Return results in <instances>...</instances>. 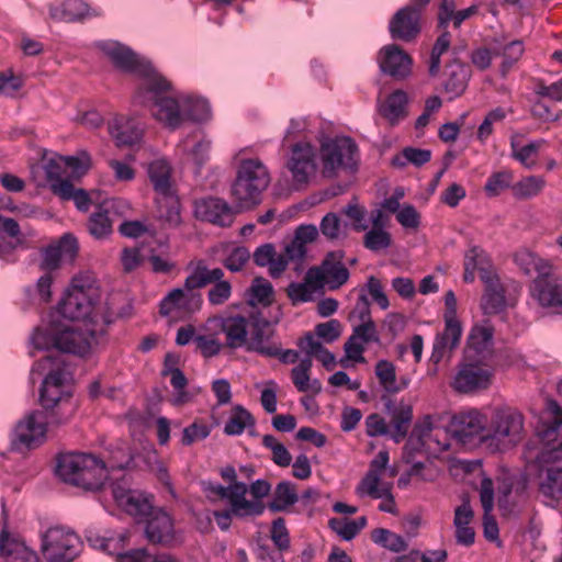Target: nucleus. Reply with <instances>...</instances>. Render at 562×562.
Masks as SVG:
<instances>
[{
    "label": "nucleus",
    "mask_w": 562,
    "mask_h": 562,
    "mask_svg": "<svg viewBox=\"0 0 562 562\" xmlns=\"http://www.w3.org/2000/svg\"><path fill=\"white\" fill-rule=\"evenodd\" d=\"M543 143V140H537L525 146H519L515 137H512V157L518 160L526 168H531L537 162L538 151Z\"/></svg>",
    "instance_id": "49530a36"
},
{
    "label": "nucleus",
    "mask_w": 562,
    "mask_h": 562,
    "mask_svg": "<svg viewBox=\"0 0 562 562\" xmlns=\"http://www.w3.org/2000/svg\"><path fill=\"white\" fill-rule=\"evenodd\" d=\"M531 291L540 305L547 307L562 306L561 278L539 277L533 281Z\"/></svg>",
    "instance_id": "393cba45"
},
{
    "label": "nucleus",
    "mask_w": 562,
    "mask_h": 562,
    "mask_svg": "<svg viewBox=\"0 0 562 562\" xmlns=\"http://www.w3.org/2000/svg\"><path fill=\"white\" fill-rule=\"evenodd\" d=\"M480 279L484 283L481 308L485 315H496L506 307L505 290L496 272L488 267H480Z\"/></svg>",
    "instance_id": "dca6fc26"
},
{
    "label": "nucleus",
    "mask_w": 562,
    "mask_h": 562,
    "mask_svg": "<svg viewBox=\"0 0 562 562\" xmlns=\"http://www.w3.org/2000/svg\"><path fill=\"white\" fill-rule=\"evenodd\" d=\"M80 550V538L69 529L52 527L42 537V552L48 562H71Z\"/></svg>",
    "instance_id": "1a4fd4ad"
},
{
    "label": "nucleus",
    "mask_w": 562,
    "mask_h": 562,
    "mask_svg": "<svg viewBox=\"0 0 562 562\" xmlns=\"http://www.w3.org/2000/svg\"><path fill=\"white\" fill-rule=\"evenodd\" d=\"M342 258L344 252L338 250L327 254L322 261L326 284L330 290L339 289L349 279V271L341 262Z\"/></svg>",
    "instance_id": "7c9ffc66"
},
{
    "label": "nucleus",
    "mask_w": 562,
    "mask_h": 562,
    "mask_svg": "<svg viewBox=\"0 0 562 562\" xmlns=\"http://www.w3.org/2000/svg\"><path fill=\"white\" fill-rule=\"evenodd\" d=\"M297 501L296 485L290 481H282L277 484L268 507L274 513L284 512Z\"/></svg>",
    "instance_id": "4c0bfd02"
},
{
    "label": "nucleus",
    "mask_w": 562,
    "mask_h": 562,
    "mask_svg": "<svg viewBox=\"0 0 562 562\" xmlns=\"http://www.w3.org/2000/svg\"><path fill=\"white\" fill-rule=\"evenodd\" d=\"M492 370L481 362H464L460 366L452 386L460 393L486 390L492 383Z\"/></svg>",
    "instance_id": "4468645a"
},
{
    "label": "nucleus",
    "mask_w": 562,
    "mask_h": 562,
    "mask_svg": "<svg viewBox=\"0 0 562 562\" xmlns=\"http://www.w3.org/2000/svg\"><path fill=\"white\" fill-rule=\"evenodd\" d=\"M480 501L484 510L483 526L484 535L488 540H495L498 537V526L492 515L494 508V485L490 477H483L480 486Z\"/></svg>",
    "instance_id": "c756f323"
},
{
    "label": "nucleus",
    "mask_w": 562,
    "mask_h": 562,
    "mask_svg": "<svg viewBox=\"0 0 562 562\" xmlns=\"http://www.w3.org/2000/svg\"><path fill=\"white\" fill-rule=\"evenodd\" d=\"M389 31L393 40L413 41L420 32V11L413 5L402 8L391 19Z\"/></svg>",
    "instance_id": "6ab92c4d"
},
{
    "label": "nucleus",
    "mask_w": 562,
    "mask_h": 562,
    "mask_svg": "<svg viewBox=\"0 0 562 562\" xmlns=\"http://www.w3.org/2000/svg\"><path fill=\"white\" fill-rule=\"evenodd\" d=\"M54 194L63 200H72L76 207L81 212H87L91 205V199L83 189H77L70 181H58L50 184Z\"/></svg>",
    "instance_id": "f704fd0d"
},
{
    "label": "nucleus",
    "mask_w": 562,
    "mask_h": 562,
    "mask_svg": "<svg viewBox=\"0 0 562 562\" xmlns=\"http://www.w3.org/2000/svg\"><path fill=\"white\" fill-rule=\"evenodd\" d=\"M8 537L2 533L0 537V555L11 558L10 562H38L37 554L29 548L13 543V548H9Z\"/></svg>",
    "instance_id": "8fccbe9b"
},
{
    "label": "nucleus",
    "mask_w": 562,
    "mask_h": 562,
    "mask_svg": "<svg viewBox=\"0 0 562 562\" xmlns=\"http://www.w3.org/2000/svg\"><path fill=\"white\" fill-rule=\"evenodd\" d=\"M524 53V44L521 41H513L506 44L503 49L494 48V55H503V74L512 67L514 63H516Z\"/></svg>",
    "instance_id": "e2e57ef3"
},
{
    "label": "nucleus",
    "mask_w": 562,
    "mask_h": 562,
    "mask_svg": "<svg viewBox=\"0 0 562 562\" xmlns=\"http://www.w3.org/2000/svg\"><path fill=\"white\" fill-rule=\"evenodd\" d=\"M389 452L380 450L378 454L371 460L369 470L356 487V493L359 496H370L371 498H387L386 503L379 506L381 512L394 513V499L391 494L392 483L384 481V477H394L396 470L389 468Z\"/></svg>",
    "instance_id": "0eeeda50"
},
{
    "label": "nucleus",
    "mask_w": 562,
    "mask_h": 562,
    "mask_svg": "<svg viewBox=\"0 0 562 562\" xmlns=\"http://www.w3.org/2000/svg\"><path fill=\"white\" fill-rule=\"evenodd\" d=\"M99 47L115 67L143 77L135 93L136 102L150 105L153 116L171 130L178 128L183 123L181 100L161 95L170 88V83L158 75L148 61L140 59L128 47L114 41L102 42Z\"/></svg>",
    "instance_id": "f257e3e1"
},
{
    "label": "nucleus",
    "mask_w": 562,
    "mask_h": 562,
    "mask_svg": "<svg viewBox=\"0 0 562 562\" xmlns=\"http://www.w3.org/2000/svg\"><path fill=\"white\" fill-rule=\"evenodd\" d=\"M262 445L270 449L272 452V461L282 468H286L292 462V456L286 447L281 443L274 436L265 435L262 437Z\"/></svg>",
    "instance_id": "13d9d810"
},
{
    "label": "nucleus",
    "mask_w": 562,
    "mask_h": 562,
    "mask_svg": "<svg viewBox=\"0 0 562 562\" xmlns=\"http://www.w3.org/2000/svg\"><path fill=\"white\" fill-rule=\"evenodd\" d=\"M244 150L236 156L235 180L231 195L237 212L252 209L261 201L262 193L270 184L271 178L267 166L257 157H243Z\"/></svg>",
    "instance_id": "7ed1b4c3"
},
{
    "label": "nucleus",
    "mask_w": 562,
    "mask_h": 562,
    "mask_svg": "<svg viewBox=\"0 0 562 562\" xmlns=\"http://www.w3.org/2000/svg\"><path fill=\"white\" fill-rule=\"evenodd\" d=\"M108 131L117 147H131L139 143L143 137V127L131 117L120 115L108 123Z\"/></svg>",
    "instance_id": "5701e85b"
},
{
    "label": "nucleus",
    "mask_w": 562,
    "mask_h": 562,
    "mask_svg": "<svg viewBox=\"0 0 562 562\" xmlns=\"http://www.w3.org/2000/svg\"><path fill=\"white\" fill-rule=\"evenodd\" d=\"M224 271L221 268L209 269L200 262L191 274L186 278L187 288L201 289L207 284H216L223 280Z\"/></svg>",
    "instance_id": "79ce46f5"
},
{
    "label": "nucleus",
    "mask_w": 562,
    "mask_h": 562,
    "mask_svg": "<svg viewBox=\"0 0 562 562\" xmlns=\"http://www.w3.org/2000/svg\"><path fill=\"white\" fill-rule=\"evenodd\" d=\"M148 176L157 194L172 192L170 167L166 160L157 159L149 164Z\"/></svg>",
    "instance_id": "a19ab883"
},
{
    "label": "nucleus",
    "mask_w": 562,
    "mask_h": 562,
    "mask_svg": "<svg viewBox=\"0 0 562 562\" xmlns=\"http://www.w3.org/2000/svg\"><path fill=\"white\" fill-rule=\"evenodd\" d=\"M536 463L539 467V491L546 497L558 498L562 493V468L550 464L551 462H540L539 454Z\"/></svg>",
    "instance_id": "cd10ccee"
},
{
    "label": "nucleus",
    "mask_w": 562,
    "mask_h": 562,
    "mask_svg": "<svg viewBox=\"0 0 562 562\" xmlns=\"http://www.w3.org/2000/svg\"><path fill=\"white\" fill-rule=\"evenodd\" d=\"M43 376L40 402L54 426L68 423L76 412V403L71 395L64 391L65 383L71 378V371L65 360L53 353L45 355L32 367L31 380Z\"/></svg>",
    "instance_id": "f03ea898"
},
{
    "label": "nucleus",
    "mask_w": 562,
    "mask_h": 562,
    "mask_svg": "<svg viewBox=\"0 0 562 562\" xmlns=\"http://www.w3.org/2000/svg\"><path fill=\"white\" fill-rule=\"evenodd\" d=\"M493 341V329L488 326H474L468 338V346L477 353L488 350Z\"/></svg>",
    "instance_id": "864d4df0"
},
{
    "label": "nucleus",
    "mask_w": 562,
    "mask_h": 562,
    "mask_svg": "<svg viewBox=\"0 0 562 562\" xmlns=\"http://www.w3.org/2000/svg\"><path fill=\"white\" fill-rule=\"evenodd\" d=\"M314 331L316 337L327 344H331L340 337L342 326L338 319H329L328 322L317 324Z\"/></svg>",
    "instance_id": "0e129e2a"
},
{
    "label": "nucleus",
    "mask_w": 562,
    "mask_h": 562,
    "mask_svg": "<svg viewBox=\"0 0 562 562\" xmlns=\"http://www.w3.org/2000/svg\"><path fill=\"white\" fill-rule=\"evenodd\" d=\"M87 227L94 238H106L112 233V221L109 217L108 210L101 206L98 207V210L90 215Z\"/></svg>",
    "instance_id": "de8ad7c7"
},
{
    "label": "nucleus",
    "mask_w": 562,
    "mask_h": 562,
    "mask_svg": "<svg viewBox=\"0 0 562 562\" xmlns=\"http://www.w3.org/2000/svg\"><path fill=\"white\" fill-rule=\"evenodd\" d=\"M249 319L244 316H227L220 319V328L225 335L226 347L238 349L248 342Z\"/></svg>",
    "instance_id": "a878e982"
},
{
    "label": "nucleus",
    "mask_w": 562,
    "mask_h": 562,
    "mask_svg": "<svg viewBox=\"0 0 562 562\" xmlns=\"http://www.w3.org/2000/svg\"><path fill=\"white\" fill-rule=\"evenodd\" d=\"M347 223H342L339 215L327 213L319 223V232L328 240H338L347 236Z\"/></svg>",
    "instance_id": "09e8293b"
},
{
    "label": "nucleus",
    "mask_w": 562,
    "mask_h": 562,
    "mask_svg": "<svg viewBox=\"0 0 562 562\" xmlns=\"http://www.w3.org/2000/svg\"><path fill=\"white\" fill-rule=\"evenodd\" d=\"M195 216L218 226H229L234 220L233 207L218 198H206L194 204Z\"/></svg>",
    "instance_id": "aec40b11"
},
{
    "label": "nucleus",
    "mask_w": 562,
    "mask_h": 562,
    "mask_svg": "<svg viewBox=\"0 0 562 562\" xmlns=\"http://www.w3.org/2000/svg\"><path fill=\"white\" fill-rule=\"evenodd\" d=\"M274 290L270 281L256 277L247 291V302L251 306H269L273 301Z\"/></svg>",
    "instance_id": "37998d69"
},
{
    "label": "nucleus",
    "mask_w": 562,
    "mask_h": 562,
    "mask_svg": "<svg viewBox=\"0 0 562 562\" xmlns=\"http://www.w3.org/2000/svg\"><path fill=\"white\" fill-rule=\"evenodd\" d=\"M94 340L95 336L91 329H83L78 325H66L55 329L53 337L54 350L49 351L48 355L53 353L66 361L61 352L83 356L90 350Z\"/></svg>",
    "instance_id": "9d476101"
},
{
    "label": "nucleus",
    "mask_w": 562,
    "mask_h": 562,
    "mask_svg": "<svg viewBox=\"0 0 562 562\" xmlns=\"http://www.w3.org/2000/svg\"><path fill=\"white\" fill-rule=\"evenodd\" d=\"M221 476L223 480L228 482L227 486L222 484H205L204 491L207 493V497L213 499V496L217 498L229 497V495L237 490V485L244 486L243 497H246L248 493V485L237 480V473L233 465H226L221 469Z\"/></svg>",
    "instance_id": "2f4dec72"
},
{
    "label": "nucleus",
    "mask_w": 562,
    "mask_h": 562,
    "mask_svg": "<svg viewBox=\"0 0 562 562\" xmlns=\"http://www.w3.org/2000/svg\"><path fill=\"white\" fill-rule=\"evenodd\" d=\"M202 296L195 288H177L171 290L160 302L159 313L162 316H170L173 313L194 314L201 308Z\"/></svg>",
    "instance_id": "2eb2a0df"
},
{
    "label": "nucleus",
    "mask_w": 562,
    "mask_h": 562,
    "mask_svg": "<svg viewBox=\"0 0 562 562\" xmlns=\"http://www.w3.org/2000/svg\"><path fill=\"white\" fill-rule=\"evenodd\" d=\"M195 348L205 358H211L220 353L222 344L214 336L198 335L194 339Z\"/></svg>",
    "instance_id": "774afa93"
},
{
    "label": "nucleus",
    "mask_w": 562,
    "mask_h": 562,
    "mask_svg": "<svg viewBox=\"0 0 562 562\" xmlns=\"http://www.w3.org/2000/svg\"><path fill=\"white\" fill-rule=\"evenodd\" d=\"M210 432L211 428L206 424L194 422L183 429L181 443L183 446H190L195 441L205 439L209 437Z\"/></svg>",
    "instance_id": "338daca9"
},
{
    "label": "nucleus",
    "mask_w": 562,
    "mask_h": 562,
    "mask_svg": "<svg viewBox=\"0 0 562 562\" xmlns=\"http://www.w3.org/2000/svg\"><path fill=\"white\" fill-rule=\"evenodd\" d=\"M363 236V246L374 252L387 249L392 245V236L385 228L367 229Z\"/></svg>",
    "instance_id": "5fc2aeb1"
},
{
    "label": "nucleus",
    "mask_w": 562,
    "mask_h": 562,
    "mask_svg": "<svg viewBox=\"0 0 562 562\" xmlns=\"http://www.w3.org/2000/svg\"><path fill=\"white\" fill-rule=\"evenodd\" d=\"M286 166L296 183H306L315 168L312 145L308 143L295 144Z\"/></svg>",
    "instance_id": "b1692460"
},
{
    "label": "nucleus",
    "mask_w": 562,
    "mask_h": 562,
    "mask_svg": "<svg viewBox=\"0 0 562 562\" xmlns=\"http://www.w3.org/2000/svg\"><path fill=\"white\" fill-rule=\"evenodd\" d=\"M145 536L155 544H171L176 541L172 517L162 508L154 509L146 518Z\"/></svg>",
    "instance_id": "a211bd4d"
},
{
    "label": "nucleus",
    "mask_w": 562,
    "mask_h": 562,
    "mask_svg": "<svg viewBox=\"0 0 562 562\" xmlns=\"http://www.w3.org/2000/svg\"><path fill=\"white\" fill-rule=\"evenodd\" d=\"M525 437V417L516 408L502 406L487 416L482 443L495 452H504L519 445Z\"/></svg>",
    "instance_id": "20e7f679"
},
{
    "label": "nucleus",
    "mask_w": 562,
    "mask_h": 562,
    "mask_svg": "<svg viewBox=\"0 0 562 562\" xmlns=\"http://www.w3.org/2000/svg\"><path fill=\"white\" fill-rule=\"evenodd\" d=\"M487 426V415L476 409L462 412L453 416L450 423V431L459 441L467 443L473 437H479L482 443V437L485 436Z\"/></svg>",
    "instance_id": "f3484780"
},
{
    "label": "nucleus",
    "mask_w": 562,
    "mask_h": 562,
    "mask_svg": "<svg viewBox=\"0 0 562 562\" xmlns=\"http://www.w3.org/2000/svg\"><path fill=\"white\" fill-rule=\"evenodd\" d=\"M323 175L334 177L341 169H353L358 161V147L350 137H336L321 146Z\"/></svg>",
    "instance_id": "6e6552de"
},
{
    "label": "nucleus",
    "mask_w": 562,
    "mask_h": 562,
    "mask_svg": "<svg viewBox=\"0 0 562 562\" xmlns=\"http://www.w3.org/2000/svg\"><path fill=\"white\" fill-rule=\"evenodd\" d=\"M244 486L237 485V490L233 492L229 497H224L228 504V508L224 510H215L213 513L214 519L221 530L226 531L232 525L233 518L247 519L262 515L265 505L258 502H248L243 497Z\"/></svg>",
    "instance_id": "9b49d317"
},
{
    "label": "nucleus",
    "mask_w": 562,
    "mask_h": 562,
    "mask_svg": "<svg viewBox=\"0 0 562 562\" xmlns=\"http://www.w3.org/2000/svg\"><path fill=\"white\" fill-rule=\"evenodd\" d=\"M341 214L349 220L350 226L356 232H366L369 228L367 222V210L364 206L359 204L356 198L341 209Z\"/></svg>",
    "instance_id": "603ef678"
},
{
    "label": "nucleus",
    "mask_w": 562,
    "mask_h": 562,
    "mask_svg": "<svg viewBox=\"0 0 562 562\" xmlns=\"http://www.w3.org/2000/svg\"><path fill=\"white\" fill-rule=\"evenodd\" d=\"M311 369L312 359H302L300 363L291 370L292 382L299 392L318 394L322 391V384L317 379H311Z\"/></svg>",
    "instance_id": "72a5a7b5"
},
{
    "label": "nucleus",
    "mask_w": 562,
    "mask_h": 562,
    "mask_svg": "<svg viewBox=\"0 0 562 562\" xmlns=\"http://www.w3.org/2000/svg\"><path fill=\"white\" fill-rule=\"evenodd\" d=\"M544 187V179L539 176L522 178L513 187L514 195L519 199H530L538 195Z\"/></svg>",
    "instance_id": "6e6d98bb"
},
{
    "label": "nucleus",
    "mask_w": 562,
    "mask_h": 562,
    "mask_svg": "<svg viewBox=\"0 0 562 562\" xmlns=\"http://www.w3.org/2000/svg\"><path fill=\"white\" fill-rule=\"evenodd\" d=\"M167 360L168 358L166 361ZM162 374L170 378L171 385L177 390V394L172 398V404L178 406L188 403L190 401V396L189 393L184 390L188 384V380L183 372L179 368H168L166 364L165 369L162 370Z\"/></svg>",
    "instance_id": "3c124183"
},
{
    "label": "nucleus",
    "mask_w": 562,
    "mask_h": 562,
    "mask_svg": "<svg viewBox=\"0 0 562 562\" xmlns=\"http://www.w3.org/2000/svg\"><path fill=\"white\" fill-rule=\"evenodd\" d=\"M181 108L183 112V122L186 120L202 122L211 116L209 102L202 98H182Z\"/></svg>",
    "instance_id": "c03bdc74"
},
{
    "label": "nucleus",
    "mask_w": 562,
    "mask_h": 562,
    "mask_svg": "<svg viewBox=\"0 0 562 562\" xmlns=\"http://www.w3.org/2000/svg\"><path fill=\"white\" fill-rule=\"evenodd\" d=\"M407 94L403 90H396L386 98L380 108V112L391 124H396L407 114Z\"/></svg>",
    "instance_id": "58836bf2"
},
{
    "label": "nucleus",
    "mask_w": 562,
    "mask_h": 562,
    "mask_svg": "<svg viewBox=\"0 0 562 562\" xmlns=\"http://www.w3.org/2000/svg\"><path fill=\"white\" fill-rule=\"evenodd\" d=\"M57 427L48 422L47 415L42 411L32 412L16 425L13 443L29 449L35 448L44 441L48 429Z\"/></svg>",
    "instance_id": "ddd939ff"
},
{
    "label": "nucleus",
    "mask_w": 562,
    "mask_h": 562,
    "mask_svg": "<svg viewBox=\"0 0 562 562\" xmlns=\"http://www.w3.org/2000/svg\"><path fill=\"white\" fill-rule=\"evenodd\" d=\"M273 335L269 323L265 319H256L249 324L248 342L246 350L257 352L268 358H274L279 351V345L270 342Z\"/></svg>",
    "instance_id": "412c9836"
},
{
    "label": "nucleus",
    "mask_w": 562,
    "mask_h": 562,
    "mask_svg": "<svg viewBox=\"0 0 562 562\" xmlns=\"http://www.w3.org/2000/svg\"><path fill=\"white\" fill-rule=\"evenodd\" d=\"M443 77L445 91L449 93L451 98H456L460 97L465 91L471 71L467 65L454 59L446 65Z\"/></svg>",
    "instance_id": "c85d7f7f"
},
{
    "label": "nucleus",
    "mask_w": 562,
    "mask_h": 562,
    "mask_svg": "<svg viewBox=\"0 0 562 562\" xmlns=\"http://www.w3.org/2000/svg\"><path fill=\"white\" fill-rule=\"evenodd\" d=\"M485 255L477 247L471 248L465 255L464 261V281L472 282L474 280V271L480 272V267L485 266Z\"/></svg>",
    "instance_id": "052dcab7"
},
{
    "label": "nucleus",
    "mask_w": 562,
    "mask_h": 562,
    "mask_svg": "<svg viewBox=\"0 0 562 562\" xmlns=\"http://www.w3.org/2000/svg\"><path fill=\"white\" fill-rule=\"evenodd\" d=\"M450 46V34L445 31L436 41L430 55L429 75L437 76L440 68V57Z\"/></svg>",
    "instance_id": "680f3d73"
},
{
    "label": "nucleus",
    "mask_w": 562,
    "mask_h": 562,
    "mask_svg": "<svg viewBox=\"0 0 562 562\" xmlns=\"http://www.w3.org/2000/svg\"><path fill=\"white\" fill-rule=\"evenodd\" d=\"M49 15L56 21L72 22L89 15V9L81 0H66L59 5H50Z\"/></svg>",
    "instance_id": "e433bc0d"
},
{
    "label": "nucleus",
    "mask_w": 562,
    "mask_h": 562,
    "mask_svg": "<svg viewBox=\"0 0 562 562\" xmlns=\"http://www.w3.org/2000/svg\"><path fill=\"white\" fill-rule=\"evenodd\" d=\"M375 374L386 392L395 393L402 387L396 384L395 367L387 360H380L375 366Z\"/></svg>",
    "instance_id": "4d7b16f0"
},
{
    "label": "nucleus",
    "mask_w": 562,
    "mask_h": 562,
    "mask_svg": "<svg viewBox=\"0 0 562 562\" xmlns=\"http://www.w3.org/2000/svg\"><path fill=\"white\" fill-rule=\"evenodd\" d=\"M252 258L257 266L268 267L272 278H279L285 271V260L280 258V254L277 255L272 244L259 246L255 250Z\"/></svg>",
    "instance_id": "473e14b6"
},
{
    "label": "nucleus",
    "mask_w": 562,
    "mask_h": 562,
    "mask_svg": "<svg viewBox=\"0 0 562 562\" xmlns=\"http://www.w3.org/2000/svg\"><path fill=\"white\" fill-rule=\"evenodd\" d=\"M116 562H177L168 554H159L150 561L149 554L144 549H137L117 555Z\"/></svg>",
    "instance_id": "69168bd1"
},
{
    "label": "nucleus",
    "mask_w": 562,
    "mask_h": 562,
    "mask_svg": "<svg viewBox=\"0 0 562 562\" xmlns=\"http://www.w3.org/2000/svg\"><path fill=\"white\" fill-rule=\"evenodd\" d=\"M159 217L169 226L177 227L181 223L180 203L175 191L159 194L156 199Z\"/></svg>",
    "instance_id": "ea45409f"
},
{
    "label": "nucleus",
    "mask_w": 562,
    "mask_h": 562,
    "mask_svg": "<svg viewBox=\"0 0 562 562\" xmlns=\"http://www.w3.org/2000/svg\"><path fill=\"white\" fill-rule=\"evenodd\" d=\"M58 476L87 491L101 488L108 476L105 463L91 453H66L58 458Z\"/></svg>",
    "instance_id": "39448f33"
},
{
    "label": "nucleus",
    "mask_w": 562,
    "mask_h": 562,
    "mask_svg": "<svg viewBox=\"0 0 562 562\" xmlns=\"http://www.w3.org/2000/svg\"><path fill=\"white\" fill-rule=\"evenodd\" d=\"M462 336L461 324L445 323V329L434 340L430 360L439 363L449 352L456 349Z\"/></svg>",
    "instance_id": "bb28decb"
},
{
    "label": "nucleus",
    "mask_w": 562,
    "mask_h": 562,
    "mask_svg": "<svg viewBox=\"0 0 562 562\" xmlns=\"http://www.w3.org/2000/svg\"><path fill=\"white\" fill-rule=\"evenodd\" d=\"M413 420V409L409 405L401 404L391 413L390 436L395 442H401L407 435Z\"/></svg>",
    "instance_id": "c9c22d12"
},
{
    "label": "nucleus",
    "mask_w": 562,
    "mask_h": 562,
    "mask_svg": "<svg viewBox=\"0 0 562 562\" xmlns=\"http://www.w3.org/2000/svg\"><path fill=\"white\" fill-rule=\"evenodd\" d=\"M254 424L255 420L251 414L243 406L237 405L234 407L224 426V432L228 436H238L243 434L247 427L254 426Z\"/></svg>",
    "instance_id": "a18cd8bd"
},
{
    "label": "nucleus",
    "mask_w": 562,
    "mask_h": 562,
    "mask_svg": "<svg viewBox=\"0 0 562 562\" xmlns=\"http://www.w3.org/2000/svg\"><path fill=\"white\" fill-rule=\"evenodd\" d=\"M381 70L396 79L406 78L412 70V58L400 46L392 44L380 50Z\"/></svg>",
    "instance_id": "4be33fe9"
},
{
    "label": "nucleus",
    "mask_w": 562,
    "mask_h": 562,
    "mask_svg": "<svg viewBox=\"0 0 562 562\" xmlns=\"http://www.w3.org/2000/svg\"><path fill=\"white\" fill-rule=\"evenodd\" d=\"M94 283V278L89 273L74 277L64 299L58 304V313L70 321H86L89 318L99 296Z\"/></svg>",
    "instance_id": "423d86ee"
},
{
    "label": "nucleus",
    "mask_w": 562,
    "mask_h": 562,
    "mask_svg": "<svg viewBox=\"0 0 562 562\" xmlns=\"http://www.w3.org/2000/svg\"><path fill=\"white\" fill-rule=\"evenodd\" d=\"M116 504L137 520L145 519L155 508L153 496L138 490H132L125 481L111 484Z\"/></svg>",
    "instance_id": "f8f14e48"
},
{
    "label": "nucleus",
    "mask_w": 562,
    "mask_h": 562,
    "mask_svg": "<svg viewBox=\"0 0 562 562\" xmlns=\"http://www.w3.org/2000/svg\"><path fill=\"white\" fill-rule=\"evenodd\" d=\"M64 165L71 169L75 177H82L91 167V157L87 151H80L77 156H59Z\"/></svg>",
    "instance_id": "bf43d9fd"
}]
</instances>
